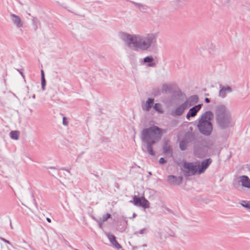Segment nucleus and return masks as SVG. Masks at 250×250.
<instances>
[{"mask_svg": "<svg viewBox=\"0 0 250 250\" xmlns=\"http://www.w3.org/2000/svg\"><path fill=\"white\" fill-rule=\"evenodd\" d=\"M157 36L156 34H147L145 36L140 35L130 34L125 32L120 33V38L128 47L132 44L137 50L146 51L152 45L155 44Z\"/></svg>", "mask_w": 250, "mask_h": 250, "instance_id": "1", "label": "nucleus"}, {"mask_svg": "<svg viewBox=\"0 0 250 250\" xmlns=\"http://www.w3.org/2000/svg\"><path fill=\"white\" fill-rule=\"evenodd\" d=\"M216 124L221 129L229 128L233 126L231 114L226 105H217L215 109Z\"/></svg>", "mask_w": 250, "mask_h": 250, "instance_id": "2", "label": "nucleus"}, {"mask_svg": "<svg viewBox=\"0 0 250 250\" xmlns=\"http://www.w3.org/2000/svg\"><path fill=\"white\" fill-rule=\"evenodd\" d=\"M213 114L211 111L204 113L198 120L197 127L199 132L205 136H209L213 131V125L211 120Z\"/></svg>", "mask_w": 250, "mask_h": 250, "instance_id": "3", "label": "nucleus"}, {"mask_svg": "<svg viewBox=\"0 0 250 250\" xmlns=\"http://www.w3.org/2000/svg\"><path fill=\"white\" fill-rule=\"evenodd\" d=\"M163 129L157 126L153 125L148 128H144L141 133V139L150 140L160 139L162 135Z\"/></svg>", "mask_w": 250, "mask_h": 250, "instance_id": "4", "label": "nucleus"}, {"mask_svg": "<svg viewBox=\"0 0 250 250\" xmlns=\"http://www.w3.org/2000/svg\"><path fill=\"white\" fill-rule=\"evenodd\" d=\"M183 167L187 169L183 172L185 177H187L190 175L198 174V165H194L192 162H185L183 164Z\"/></svg>", "mask_w": 250, "mask_h": 250, "instance_id": "5", "label": "nucleus"}, {"mask_svg": "<svg viewBox=\"0 0 250 250\" xmlns=\"http://www.w3.org/2000/svg\"><path fill=\"white\" fill-rule=\"evenodd\" d=\"M130 202L133 203L135 206L141 207L145 209L150 207L149 201L144 196L140 197L134 195L133 197V200L130 201Z\"/></svg>", "mask_w": 250, "mask_h": 250, "instance_id": "6", "label": "nucleus"}, {"mask_svg": "<svg viewBox=\"0 0 250 250\" xmlns=\"http://www.w3.org/2000/svg\"><path fill=\"white\" fill-rule=\"evenodd\" d=\"M212 161L211 158H208L202 161L201 164H200L199 162H196L195 164L198 163V174H201L204 173L206 170L211 164Z\"/></svg>", "mask_w": 250, "mask_h": 250, "instance_id": "7", "label": "nucleus"}, {"mask_svg": "<svg viewBox=\"0 0 250 250\" xmlns=\"http://www.w3.org/2000/svg\"><path fill=\"white\" fill-rule=\"evenodd\" d=\"M186 104L187 102H184L182 104L177 106L175 110H172L170 115L173 117L182 115L185 110L188 108Z\"/></svg>", "mask_w": 250, "mask_h": 250, "instance_id": "8", "label": "nucleus"}, {"mask_svg": "<svg viewBox=\"0 0 250 250\" xmlns=\"http://www.w3.org/2000/svg\"><path fill=\"white\" fill-rule=\"evenodd\" d=\"M183 177L182 176L178 177L170 175L167 176V181L171 185H180L182 184Z\"/></svg>", "mask_w": 250, "mask_h": 250, "instance_id": "9", "label": "nucleus"}, {"mask_svg": "<svg viewBox=\"0 0 250 250\" xmlns=\"http://www.w3.org/2000/svg\"><path fill=\"white\" fill-rule=\"evenodd\" d=\"M202 106V104H198L190 108L188 110V112L187 114L186 118L188 120L190 119V117H193L195 116L198 113V112L201 109Z\"/></svg>", "mask_w": 250, "mask_h": 250, "instance_id": "10", "label": "nucleus"}, {"mask_svg": "<svg viewBox=\"0 0 250 250\" xmlns=\"http://www.w3.org/2000/svg\"><path fill=\"white\" fill-rule=\"evenodd\" d=\"M220 89L219 92V96L222 98H225L227 93H230L232 91L231 87L229 85L225 86L220 84Z\"/></svg>", "mask_w": 250, "mask_h": 250, "instance_id": "11", "label": "nucleus"}, {"mask_svg": "<svg viewBox=\"0 0 250 250\" xmlns=\"http://www.w3.org/2000/svg\"><path fill=\"white\" fill-rule=\"evenodd\" d=\"M199 101V98L197 95L189 96L184 102H187V106L189 107L196 104Z\"/></svg>", "mask_w": 250, "mask_h": 250, "instance_id": "12", "label": "nucleus"}, {"mask_svg": "<svg viewBox=\"0 0 250 250\" xmlns=\"http://www.w3.org/2000/svg\"><path fill=\"white\" fill-rule=\"evenodd\" d=\"M110 242L113 245V246L117 249H119L122 248L121 245L118 242L116 239V237L114 235L110 233L106 234Z\"/></svg>", "mask_w": 250, "mask_h": 250, "instance_id": "13", "label": "nucleus"}, {"mask_svg": "<svg viewBox=\"0 0 250 250\" xmlns=\"http://www.w3.org/2000/svg\"><path fill=\"white\" fill-rule=\"evenodd\" d=\"M142 63H147V66L148 67H155L156 66L155 62H154V59L151 56H146L141 61Z\"/></svg>", "mask_w": 250, "mask_h": 250, "instance_id": "14", "label": "nucleus"}, {"mask_svg": "<svg viewBox=\"0 0 250 250\" xmlns=\"http://www.w3.org/2000/svg\"><path fill=\"white\" fill-rule=\"evenodd\" d=\"M12 21L18 28L21 27L23 25L21 18L15 14H11Z\"/></svg>", "mask_w": 250, "mask_h": 250, "instance_id": "15", "label": "nucleus"}, {"mask_svg": "<svg viewBox=\"0 0 250 250\" xmlns=\"http://www.w3.org/2000/svg\"><path fill=\"white\" fill-rule=\"evenodd\" d=\"M241 185L246 188H250V179L246 175H242L240 177Z\"/></svg>", "mask_w": 250, "mask_h": 250, "instance_id": "16", "label": "nucleus"}, {"mask_svg": "<svg viewBox=\"0 0 250 250\" xmlns=\"http://www.w3.org/2000/svg\"><path fill=\"white\" fill-rule=\"evenodd\" d=\"M195 135L191 132H188L185 135L183 140L188 144L194 141Z\"/></svg>", "mask_w": 250, "mask_h": 250, "instance_id": "17", "label": "nucleus"}, {"mask_svg": "<svg viewBox=\"0 0 250 250\" xmlns=\"http://www.w3.org/2000/svg\"><path fill=\"white\" fill-rule=\"evenodd\" d=\"M142 142L145 143L146 144V146H152L157 141H159V139H155L154 138V139H141Z\"/></svg>", "mask_w": 250, "mask_h": 250, "instance_id": "18", "label": "nucleus"}, {"mask_svg": "<svg viewBox=\"0 0 250 250\" xmlns=\"http://www.w3.org/2000/svg\"><path fill=\"white\" fill-rule=\"evenodd\" d=\"M163 152L164 154L172 153V150L170 145L167 142L165 141L163 146Z\"/></svg>", "mask_w": 250, "mask_h": 250, "instance_id": "19", "label": "nucleus"}, {"mask_svg": "<svg viewBox=\"0 0 250 250\" xmlns=\"http://www.w3.org/2000/svg\"><path fill=\"white\" fill-rule=\"evenodd\" d=\"M41 85L43 91L45 89V85H46V81L45 79V74L44 71L43 70H41Z\"/></svg>", "mask_w": 250, "mask_h": 250, "instance_id": "20", "label": "nucleus"}, {"mask_svg": "<svg viewBox=\"0 0 250 250\" xmlns=\"http://www.w3.org/2000/svg\"><path fill=\"white\" fill-rule=\"evenodd\" d=\"M154 99L152 98H148L146 101V110L149 111V109L152 107V105L154 103Z\"/></svg>", "mask_w": 250, "mask_h": 250, "instance_id": "21", "label": "nucleus"}, {"mask_svg": "<svg viewBox=\"0 0 250 250\" xmlns=\"http://www.w3.org/2000/svg\"><path fill=\"white\" fill-rule=\"evenodd\" d=\"M188 143L184 140L179 142V148L181 150H185L187 148Z\"/></svg>", "mask_w": 250, "mask_h": 250, "instance_id": "22", "label": "nucleus"}, {"mask_svg": "<svg viewBox=\"0 0 250 250\" xmlns=\"http://www.w3.org/2000/svg\"><path fill=\"white\" fill-rule=\"evenodd\" d=\"M19 131H12L10 133L11 138L14 140H18L19 138Z\"/></svg>", "mask_w": 250, "mask_h": 250, "instance_id": "23", "label": "nucleus"}, {"mask_svg": "<svg viewBox=\"0 0 250 250\" xmlns=\"http://www.w3.org/2000/svg\"><path fill=\"white\" fill-rule=\"evenodd\" d=\"M240 204L242 207L246 208H250V201L242 200Z\"/></svg>", "mask_w": 250, "mask_h": 250, "instance_id": "24", "label": "nucleus"}, {"mask_svg": "<svg viewBox=\"0 0 250 250\" xmlns=\"http://www.w3.org/2000/svg\"><path fill=\"white\" fill-rule=\"evenodd\" d=\"M151 93L154 97L158 96L161 95V90L158 88H155L152 89Z\"/></svg>", "mask_w": 250, "mask_h": 250, "instance_id": "25", "label": "nucleus"}, {"mask_svg": "<svg viewBox=\"0 0 250 250\" xmlns=\"http://www.w3.org/2000/svg\"><path fill=\"white\" fill-rule=\"evenodd\" d=\"M171 88L167 84H163L162 86V92L164 93H167V92H170L171 90Z\"/></svg>", "mask_w": 250, "mask_h": 250, "instance_id": "26", "label": "nucleus"}, {"mask_svg": "<svg viewBox=\"0 0 250 250\" xmlns=\"http://www.w3.org/2000/svg\"><path fill=\"white\" fill-rule=\"evenodd\" d=\"M133 3L136 6L139 8L141 11H145L146 10L147 6L146 5L136 2H133Z\"/></svg>", "mask_w": 250, "mask_h": 250, "instance_id": "27", "label": "nucleus"}, {"mask_svg": "<svg viewBox=\"0 0 250 250\" xmlns=\"http://www.w3.org/2000/svg\"><path fill=\"white\" fill-rule=\"evenodd\" d=\"M153 108L159 113H162L163 111L161 110V105L159 103H156L153 106Z\"/></svg>", "mask_w": 250, "mask_h": 250, "instance_id": "28", "label": "nucleus"}, {"mask_svg": "<svg viewBox=\"0 0 250 250\" xmlns=\"http://www.w3.org/2000/svg\"><path fill=\"white\" fill-rule=\"evenodd\" d=\"M240 180H237L236 179H234L233 181V185L235 188L239 189L240 188Z\"/></svg>", "mask_w": 250, "mask_h": 250, "instance_id": "29", "label": "nucleus"}, {"mask_svg": "<svg viewBox=\"0 0 250 250\" xmlns=\"http://www.w3.org/2000/svg\"><path fill=\"white\" fill-rule=\"evenodd\" d=\"M146 149L148 153L151 156H154L155 153L153 149L152 146H146Z\"/></svg>", "mask_w": 250, "mask_h": 250, "instance_id": "30", "label": "nucleus"}, {"mask_svg": "<svg viewBox=\"0 0 250 250\" xmlns=\"http://www.w3.org/2000/svg\"><path fill=\"white\" fill-rule=\"evenodd\" d=\"M111 215L109 213H107L106 214L103 215L102 221V222H105L108 220V219L111 218Z\"/></svg>", "mask_w": 250, "mask_h": 250, "instance_id": "31", "label": "nucleus"}, {"mask_svg": "<svg viewBox=\"0 0 250 250\" xmlns=\"http://www.w3.org/2000/svg\"><path fill=\"white\" fill-rule=\"evenodd\" d=\"M147 232V229L145 228L142 229H141L139 231H137L135 233L137 234L138 233H139L141 234H144L146 233Z\"/></svg>", "mask_w": 250, "mask_h": 250, "instance_id": "32", "label": "nucleus"}, {"mask_svg": "<svg viewBox=\"0 0 250 250\" xmlns=\"http://www.w3.org/2000/svg\"><path fill=\"white\" fill-rule=\"evenodd\" d=\"M170 124L172 126H175L178 125V121L176 119H173L171 120Z\"/></svg>", "mask_w": 250, "mask_h": 250, "instance_id": "33", "label": "nucleus"}, {"mask_svg": "<svg viewBox=\"0 0 250 250\" xmlns=\"http://www.w3.org/2000/svg\"><path fill=\"white\" fill-rule=\"evenodd\" d=\"M17 71H18L20 74L21 75L22 77L24 79L25 78V75L23 73V70L24 69L23 68L21 69H16Z\"/></svg>", "mask_w": 250, "mask_h": 250, "instance_id": "34", "label": "nucleus"}, {"mask_svg": "<svg viewBox=\"0 0 250 250\" xmlns=\"http://www.w3.org/2000/svg\"><path fill=\"white\" fill-rule=\"evenodd\" d=\"M159 162L161 164H165L167 162V161L164 158L162 157L160 158Z\"/></svg>", "mask_w": 250, "mask_h": 250, "instance_id": "35", "label": "nucleus"}, {"mask_svg": "<svg viewBox=\"0 0 250 250\" xmlns=\"http://www.w3.org/2000/svg\"><path fill=\"white\" fill-rule=\"evenodd\" d=\"M62 124L65 126L68 125V122L66 121V118L65 117H63Z\"/></svg>", "mask_w": 250, "mask_h": 250, "instance_id": "36", "label": "nucleus"}, {"mask_svg": "<svg viewBox=\"0 0 250 250\" xmlns=\"http://www.w3.org/2000/svg\"><path fill=\"white\" fill-rule=\"evenodd\" d=\"M205 102L206 103H210V99H209L208 98H206L205 99Z\"/></svg>", "mask_w": 250, "mask_h": 250, "instance_id": "37", "label": "nucleus"}, {"mask_svg": "<svg viewBox=\"0 0 250 250\" xmlns=\"http://www.w3.org/2000/svg\"><path fill=\"white\" fill-rule=\"evenodd\" d=\"M166 210L170 213H173V211L169 208H167Z\"/></svg>", "mask_w": 250, "mask_h": 250, "instance_id": "38", "label": "nucleus"}, {"mask_svg": "<svg viewBox=\"0 0 250 250\" xmlns=\"http://www.w3.org/2000/svg\"><path fill=\"white\" fill-rule=\"evenodd\" d=\"M61 170H65V171H66L68 173H69V174H70V172L69 170H68V169H66V168H61Z\"/></svg>", "mask_w": 250, "mask_h": 250, "instance_id": "39", "label": "nucleus"}, {"mask_svg": "<svg viewBox=\"0 0 250 250\" xmlns=\"http://www.w3.org/2000/svg\"><path fill=\"white\" fill-rule=\"evenodd\" d=\"M3 241L4 242H5V243H8V244H10V242L9 241H8V240H6V239H3Z\"/></svg>", "mask_w": 250, "mask_h": 250, "instance_id": "40", "label": "nucleus"}, {"mask_svg": "<svg viewBox=\"0 0 250 250\" xmlns=\"http://www.w3.org/2000/svg\"><path fill=\"white\" fill-rule=\"evenodd\" d=\"M32 197H33V202L36 205H37L35 199L34 198V197L33 195H32Z\"/></svg>", "mask_w": 250, "mask_h": 250, "instance_id": "41", "label": "nucleus"}, {"mask_svg": "<svg viewBox=\"0 0 250 250\" xmlns=\"http://www.w3.org/2000/svg\"><path fill=\"white\" fill-rule=\"evenodd\" d=\"M46 220L49 223H51V220L49 218H48V217L46 218Z\"/></svg>", "mask_w": 250, "mask_h": 250, "instance_id": "42", "label": "nucleus"}, {"mask_svg": "<svg viewBox=\"0 0 250 250\" xmlns=\"http://www.w3.org/2000/svg\"><path fill=\"white\" fill-rule=\"evenodd\" d=\"M169 235L172 237H175V233L173 232H172V233L169 234Z\"/></svg>", "mask_w": 250, "mask_h": 250, "instance_id": "43", "label": "nucleus"}, {"mask_svg": "<svg viewBox=\"0 0 250 250\" xmlns=\"http://www.w3.org/2000/svg\"><path fill=\"white\" fill-rule=\"evenodd\" d=\"M33 22H34V25L35 26V29H36L37 28V24L35 23V21L33 20Z\"/></svg>", "mask_w": 250, "mask_h": 250, "instance_id": "44", "label": "nucleus"}, {"mask_svg": "<svg viewBox=\"0 0 250 250\" xmlns=\"http://www.w3.org/2000/svg\"><path fill=\"white\" fill-rule=\"evenodd\" d=\"M47 168H49V169H56V168L55 167H47Z\"/></svg>", "mask_w": 250, "mask_h": 250, "instance_id": "45", "label": "nucleus"}, {"mask_svg": "<svg viewBox=\"0 0 250 250\" xmlns=\"http://www.w3.org/2000/svg\"><path fill=\"white\" fill-rule=\"evenodd\" d=\"M94 176L98 178H100L99 175L98 174H94Z\"/></svg>", "mask_w": 250, "mask_h": 250, "instance_id": "46", "label": "nucleus"}, {"mask_svg": "<svg viewBox=\"0 0 250 250\" xmlns=\"http://www.w3.org/2000/svg\"><path fill=\"white\" fill-rule=\"evenodd\" d=\"M136 216H137V215H136V214L135 213H134L133 214V218H134V217H135Z\"/></svg>", "mask_w": 250, "mask_h": 250, "instance_id": "47", "label": "nucleus"}, {"mask_svg": "<svg viewBox=\"0 0 250 250\" xmlns=\"http://www.w3.org/2000/svg\"><path fill=\"white\" fill-rule=\"evenodd\" d=\"M35 97H36V96H35V94H34V95L32 96V98H33V99H35Z\"/></svg>", "mask_w": 250, "mask_h": 250, "instance_id": "48", "label": "nucleus"}, {"mask_svg": "<svg viewBox=\"0 0 250 250\" xmlns=\"http://www.w3.org/2000/svg\"><path fill=\"white\" fill-rule=\"evenodd\" d=\"M148 174L149 175H152V173L150 171L148 172Z\"/></svg>", "mask_w": 250, "mask_h": 250, "instance_id": "49", "label": "nucleus"}, {"mask_svg": "<svg viewBox=\"0 0 250 250\" xmlns=\"http://www.w3.org/2000/svg\"><path fill=\"white\" fill-rule=\"evenodd\" d=\"M142 246V247H146V246H147V245H146V244H144V245H143Z\"/></svg>", "mask_w": 250, "mask_h": 250, "instance_id": "50", "label": "nucleus"}, {"mask_svg": "<svg viewBox=\"0 0 250 250\" xmlns=\"http://www.w3.org/2000/svg\"><path fill=\"white\" fill-rule=\"evenodd\" d=\"M99 225H100V226H102V223H99Z\"/></svg>", "mask_w": 250, "mask_h": 250, "instance_id": "51", "label": "nucleus"}, {"mask_svg": "<svg viewBox=\"0 0 250 250\" xmlns=\"http://www.w3.org/2000/svg\"><path fill=\"white\" fill-rule=\"evenodd\" d=\"M93 219L96 220V219H95V217H93Z\"/></svg>", "mask_w": 250, "mask_h": 250, "instance_id": "52", "label": "nucleus"}]
</instances>
